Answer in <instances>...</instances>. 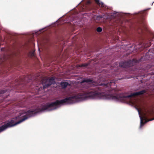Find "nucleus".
Returning <instances> with one entry per match:
<instances>
[{
    "mask_svg": "<svg viewBox=\"0 0 154 154\" xmlns=\"http://www.w3.org/2000/svg\"><path fill=\"white\" fill-rule=\"evenodd\" d=\"M84 82L96 86L90 90L84 91L77 94V102L89 99H103L112 100L122 103H127L130 101V97L134 96L139 95L138 91L127 95L123 94H118L116 95H113L110 89L109 88L112 83L111 82H110L100 83L97 85L95 82L91 79L84 78L80 82V83L82 84Z\"/></svg>",
    "mask_w": 154,
    "mask_h": 154,
    "instance_id": "nucleus-1",
    "label": "nucleus"
},
{
    "mask_svg": "<svg viewBox=\"0 0 154 154\" xmlns=\"http://www.w3.org/2000/svg\"><path fill=\"white\" fill-rule=\"evenodd\" d=\"M62 105V99L47 103L39 107L29 110L26 112V114L20 120L17 121L19 116L13 118L0 126V133L8 128L14 127L24 121L28 118L35 116L37 113L55 110Z\"/></svg>",
    "mask_w": 154,
    "mask_h": 154,
    "instance_id": "nucleus-2",
    "label": "nucleus"
},
{
    "mask_svg": "<svg viewBox=\"0 0 154 154\" xmlns=\"http://www.w3.org/2000/svg\"><path fill=\"white\" fill-rule=\"evenodd\" d=\"M143 11L135 12L133 14L124 13H118L116 11H114L113 14H117V16L122 17H129L131 16L132 18L135 19V26H137V28L139 29L138 33L141 34L143 33L146 30V26L144 22L143 18Z\"/></svg>",
    "mask_w": 154,
    "mask_h": 154,
    "instance_id": "nucleus-3",
    "label": "nucleus"
},
{
    "mask_svg": "<svg viewBox=\"0 0 154 154\" xmlns=\"http://www.w3.org/2000/svg\"><path fill=\"white\" fill-rule=\"evenodd\" d=\"M143 57H141L138 60L133 59L132 60H129L127 61L121 62L119 63V66L122 68H125L131 67L134 66L136 63L141 61L143 60Z\"/></svg>",
    "mask_w": 154,
    "mask_h": 154,
    "instance_id": "nucleus-4",
    "label": "nucleus"
},
{
    "mask_svg": "<svg viewBox=\"0 0 154 154\" xmlns=\"http://www.w3.org/2000/svg\"><path fill=\"white\" fill-rule=\"evenodd\" d=\"M135 109L137 110L138 113V114L139 115V117L140 119V128H141L142 127L143 125L147 123V122L150 121L154 120V119H151L147 120V117L150 116L151 114L150 112H149L148 114H144V116H143V119L142 118V117L140 115V113L139 110V109L136 107H134Z\"/></svg>",
    "mask_w": 154,
    "mask_h": 154,
    "instance_id": "nucleus-5",
    "label": "nucleus"
},
{
    "mask_svg": "<svg viewBox=\"0 0 154 154\" xmlns=\"http://www.w3.org/2000/svg\"><path fill=\"white\" fill-rule=\"evenodd\" d=\"M45 82H43V87L44 89L49 87L52 84L55 83L54 79L53 77H52L49 79H45Z\"/></svg>",
    "mask_w": 154,
    "mask_h": 154,
    "instance_id": "nucleus-6",
    "label": "nucleus"
},
{
    "mask_svg": "<svg viewBox=\"0 0 154 154\" xmlns=\"http://www.w3.org/2000/svg\"><path fill=\"white\" fill-rule=\"evenodd\" d=\"M70 84L66 82H62L60 83V85L63 88H66L68 86L70 85Z\"/></svg>",
    "mask_w": 154,
    "mask_h": 154,
    "instance_id": "nucleus-7",
    "label": "nucleus"
},
{
    "mask_svg": "<svg viewBox=\"0 0 154 154\" xmlns=\"http://www.w3.org/2000/svg\"><path fill=\"white\" fill-rule=\"evenodd\" d=\"M96 2L98 5H101L102 7H104L105 5L103 2H100V0H95Z\"/></svg>",
    "mask_w": 154,
    "mask_h": 154,
    "instance_id": "nucleus-8",
    "label": "nucleus"
},
{
    "mask_svg": "<svg viewBox=\"0 0 154 154\" xmlns=\"http://www.w3.org/2000/svg\"><path fill=\"white\" fill-rule=\"evenodd\" d=\"M104 15L103 14L101 15H98L96 17V19L97 20H100L103 17Z\"/></svg>",
    "mask_w": 154,
    "mask_h": 154,
    "instance_id": "nucleus-9",
    "label": "nucleus"
},
{
    "mask_svg": "<svg viewBox=\"0 0 154 154\" xmlns=\"http://www.w3.org/2000/svg\"><path fill=\"white\" fill-rule=\"evenodd\" d=\"M146 91L145 90H142V91H138L139 95H141L143 94L146 92Z\"/></svg>",
    "mask_w": 154,
    "mask_h": 154,
    "instance_id": "nucleus-10",
    "label": "nucleus"
},
{
    "mask_svg": "<svg viewBox=\"0 0 154 154\" xmlns=\"http://www.w3.org/2000/svg\"><path fill=\"white\" fill-rule=\"evenodd\" d=\"M97 30L98 32H100L102 31V29L100 27H99L97 28Z\"/></svg>",
    "mask_w": 154,
    "mask_h": 154,
    "instance_id": "nucleus-11",
    "label": "nucleus"
},
{
    "mask_svg": "<svg viewBox=\"0 0 154 154\" xmlns=\"http://www.w3.org/2000/svg\"><path fill=\"white\" fill-rule=\"evenodd\" d=\"M88 63H84V64H82L81 65V66H84V67H86L87 66H88Z\"/></svg>",
    "mask_w": 154,
    "mask_h": 154,
    "instance_id": "nucleus-12",
    "label": "nucleus"
},
{
    "mask_svg": "<svg viewBox=\"0 0 154 154\" xmlns=\"http://www.w3.org/2000/svg\"><path fill=\"white\" fill-rule=\"evenodd\" d=\"M5 92V90H0V94H3Z\"/></svg>",
    "mask_w": 154,
    "mask_h": 154,
    "instance_id": "nucleus-13",
    "label": "nucleus"
},
{
    "mask_svg": "<svg viewBox=\"0 0 154 154\" xmlns=\"http://www.w3.org/2000/svg\"><path fill=\"white\" fill-rule=\"evenodd\" d=\"M48 26L45 27L44 28H42L41 29H39L38 30L39 31H41L42 30H44L45 29L46 27H47Z\"/></svg>",
    "mask_w": 154,
    "mask_h": 154,
    "instance_id": "nucleus-14",
    "label": "nucleus"
},
{
    "mask_svg": "<svg viewBox=\"0 0 154 154\" xmlns=\"http://www.w3.org/2000/svg\"><path fill=\"white\" fill-rule=\"evenodd\" d=\"M83 0H82L77 5L78 6L79 4H80L83 1Z\"/></svg>",
    "mask_w": 154,
    "mask_h": 154,
    "instance_id": "nucleus-15",
    "label": "nucleus"
},
{
    "mask_svg": "<svg viewBox=\"0 0 154 154\" xmlns=\"http://www.w3.org/2000/svg\"><path fill=\"white\" fill-rule=\"evenodd\" d=\"M154 3V2L152 3V4H151V5H153V4Z\"/></svg>",
    "mask_w": 154,
    "mask_h": 154,
    "instance_id": "nucleus-16",
    "label": "nucleus"
},
{
    "mask_svg": "<svg viewBox=\"0 0 154 154\" xmlns=\"http://www.w3.org/2000/svg\"><path fill=\"white\" fill-rule=\"evenodd\" d=\"M58 20H57V21H56L55 22H54V23H55L57 21H58Z\"/></svg>",
    "mask_w": 154,
    "mask_h": 154,
    "instance_id": "nucleus-17",
    "label": "nucleus"
},
{
    "mask_svg": "<svg viewBox=\"0 0 154 154\" xmlns=\"http://www.w3.org/2000/svg\"><path fill=\"white\" fill-rule=\"evenodd\" d=\"M88 3H90V1H89V2H88Z\"/></svg>",
    "mask_w": 154,
    "mask_h": 154,
    "instance_id": "nucleus-18",
    "label": "nucleus"
},
{
    "mask_svg": "<svg viewBox=\"0 0 154 154\" xmlns=\"http://www.w3.org/2000/svg\"><path fill=\"white\" fill-rule=\"evenodd\" d=\"M150 9V8H148V9H148V10H149V9Z\"/></svg>",
    "mask_w": 154,
    "mask_h": 154,
    "instance_id": "nucleus-19",
    "label": "nucleus"
},
{
    "mask_svg": "<svg viewBox=\"0 0 154 154\" xmlns=\"http://www.w3.org/2000/svg\"><path fill=\"white\" fill-rule=\"evenodd\" d=\"M38 51H40V49L39 48L38 49Z\"/></svg>",
    "mask_w": 154,
    "mask_h": 154,
    "instance_id": "nucleus-20",
    "label": "nucleus"
},
{
    "mask_svg": "<svg viewBox=\"0 0 154 154\" xmlns=\"http://www.w3.org/2000/svg\"><path fill=\"white\" fill-rule=\"evenodd\" d=\"M153 38H154V37H153Z\"/></svg>",
    "mask_w": 154,
    "mask_h": 154,
    "instance_id": "nucleus-21",
    "label": "nucleus"
}]
</instances>
